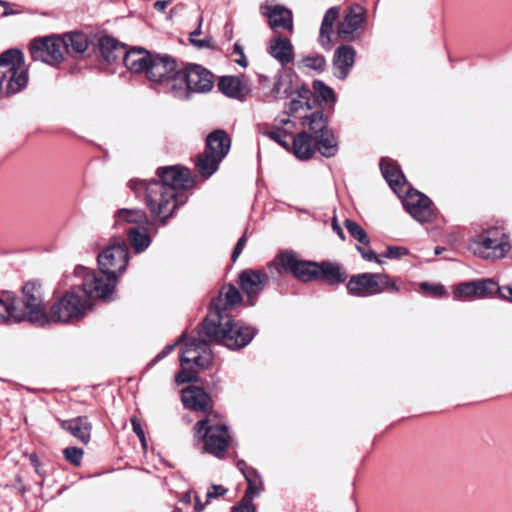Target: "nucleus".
Listing matches in <instances>:
<instances>
[{"instance_id": "nucleus-41", "label": "nucleus", "mask_w": 512, "mask_h": 512, "mask_svg": "<svg viewBox=\"0 0 512 512\" xmlns=\"http://www.w3.org/2000/svg\"><path fill=\"white\" fill-rule=\"evenodd\" d=\"M477 298H483L495 293L499 294L500 286L497 285L492 279L475 280Z\"/></svg>"}, {"instance_id": "nucleus-53", "label": "nucleus", "mask_w": 512, "mask_h": 512, "mask_svg": "<svg viewBox=\"0 0 512 512\" xmlns=\"http://www.w3.org/2000/svg\"><path fill=\"white\" fill-rule=\"evenodd\" d=\"M421 289L436 297H440L445 294V289L442 285H432L427 282H423L421 284Z\"/></svg>"}, {"instance_id": "nucleus-57", "label": "nucleus", "mask_w": 512, "mask_h": 512, "mask_svg": "<svg viewBox=\"0 0 512 512\" xmlns=\"http://www.w3.org/2000/svg\"><path fill=\"white\" fill-rule=\"evenodd\" d=\"M357 250L363 257V259H365L366 261H376L378 263H381V260H379L377 254L371 249L357 246Z\"/></svg>"}, {"instance_id": "nucleus-32", "label": "nucleus", "mask_w": 512, "mask_h": 512, "mask_svg": "<svg viewBox=\"0 0 512 512\" xmlns=\"http://www.w3.org/2000/svg\"><path fill=\"white\" fill-rule=\"evenodd\" d=\"M186 68L184 70L178 69V67L171 74L163 84L173 93L177 98H184L188 96L190 92L188 90V81H186Z\"/></svg>"}, {"instance_id": "nucleus-16", "label": "nucleus", "mask_w": 512, "mask_h": 512, "mask_svg": "<svg viewBox=\"0 0 512 512\" xmlns=\"http://www.w3.org/2000/svg\"><path fill=\"white\" fill-rule=\"evenodd\" d=\"M268 275L261 270L246 269L239 275V285L247 295L250 305L254 304V297L257 296L268 282Z\"/></svg>"}, {"instance_id": "nucleus-31", "label": "nucleus", "mask_w": 512, "mask_h": 512, "mask_svg": "<svg viewBox=\"0 0 512 512\" xmlns=\"http://www.w3.org/2000/svg\"><path fill=\"white\" fill-rule=\"evenodd\" d=\"M240 301L241 295L235 286L230 285L228 287H224L220 292L219 297L212 301L210 312H215V306L219 303L222 314H227V311Z\"/></svg>"}, {"instance_id": "nucleus-59", "label": "nucleus", "mask_w": 512, "mask_h": 512, "mask_svg": "<svg viewBox=\"0 0 512 512\" xmlns=\"http://www.w3.org/2000/svg\"><path fill=\"white\" fill-rule=\"evenodd\" d=\"M247 242V237L246 235H243L237 242L236 246L234 247V250L232 252V260L233 261H236L237 258L240 256V254L242 253V250L245 246Z\"/></svg>"}, {"instance_id": "nucleus-27", "label": "nucleus", "mask_w": 512, "mask_h": 512, "mask_svg": "<svg viewBox=\"0 0 512 512\" xmlns=\"http://www.w3.org/2000/svg\"><path fill=\"white\" fill-rule=\"evenodd\" d=\"M318 267V280H323L329 285H338L347 279L346 271L337 262L323 261Z\"/></svg>"}, {"instance_id": "nucleus-10", "label": "nucleus", "mask_w": 512, "mask_h": 512, "mask_svg": "<svg viewBox=\"0 0 512 512\" xmlns=\"http://www.w3.org/2000/svg\"><path fill=\"white\" fill-rule=\"evenodd\" d=\"M22 292L23 303L26 309L25 314L16 312L14 301L9 296H6L4 300H8L12 303L14 307V314L21 316V321L27 319L39 326L46 324L48 322V317L43 304L41 285L36 281H29L23 286ZM1 298L3 299V297Z\"/></svg>"}, {"instance_id": "nucleus-1", "label": "nucleus", "mask_w": 512, "mask_h": 512, "mask_svg": "<svg viewBox=\"0 0 512 512\" xmlns=\"http://www.w3.org/2000/svg\"><path fill=\"white\" fill-rule=\"evenodd\" d=\"M159 180L146 182L140 179L129 181V188L135 194L145 192L146 205L151 214L162 224L172 216L175 209L182 203L181 192L194 185L190 171L181 166L161 167L157 170Z\"/></svg>"}, {"instance_id": "nucleus-22", "label": "nucleus", "mask_w": 512, "mask_h": 512, "mask_svg": "<svg viewBox=\"0 0 512 512\" xmlns=\"http://www.w3.org/2000/svg\"><path fill=\"white\" fill-rule=\"evenodd\" d=\"M269 54L282 66H286L294 60V49L291 41L283 36H274L269 40Z\"/></svg>"}, {"instance_id": "nucleus-43", "label": "nucleus", "mask_w": 512, "mask_h": 512, "mask_svg": "<svg viewBox=\"0 0 512 512\" xmlns=\"http://www.w3.org/2000/svg\"><path fill=\"white\" fill-rule=\"evenodd\" d=\"M344 226L349 234L363 245H369V238L365 230L352 220H345Z\"/></svg>"}, {"instance_id": "nucleus-2", "label": "nucleus", "mask_w": 512, "mask_h": 512, "mask_svg": "<svg viewBox=\"0 0 512 512\" xmlns=\"http://www.w3.org/2000/svg\"><path fill=\"white\" fill-rule=\"evenodd\" d=\"M202 330L210 342L232 350L245 347L255 335L253 328L234 323L228 314H222L219 303L215 306V312H210L205 318Z\"/></svg>"}, {"instance_id": "nucleus-6", "label": "nucleus", "mask_w": 512, "mask_h": 512, "mask_svg": "<svg viewBox=\"0 0 512 512\" xmlns=\"http://www.w3.org/2000/svg\"><path fill=\"white\" fill-rule=\"evenodd\" d=\"M231 147V139L224 130H215L206 138L205 150L197 157L196 169L198 173L207 179L212 176L219 167L220 162L228 154Z\"/></svg>"}, {"instance_id": "nucleus-11", "label": "nucleus", "mask_w": 512, "mask_h": 512, "mask_svg": "<svg viewBox=\"0 0 512 512\" xmlns=\"http://www.w3.org/2000/svg\"><path fill=\"white\" fill-rule=\"evenodd\" d=\"M88 310V302L74 292H67L50 308L48 322H70L82 319Z\"/></svg>"}, {"instance_id": "nucleus-37", "label": "nucleus", "mask_w": 512, "mask_h": 512, "mask_svg": "<svg viewBox=\"0 0 512 512\" xmlns=\"http://www.w3.org/2000/svg\"><path fill=\"white\" fill-rule=\"evenodd\" d=\"M302 125L308 127L311 131V135L314 139L324 131L329 130L327 121L321 112H313L309 116H304Z\"/></svg>"}, {"instance_id": "nucleus-61", "label": "nucleus", "mask_w": 512, "mask_h": 512, "mask_svg": "<svg viewBox=\"0 0 512 512\" xmlns=\"http://www.w3.org/2000/svg\"><path fill=\"white\" fill-rule=\"evenodd\" d=\"M499 296L501 299L512 302V285L501 286Z\"/></svg>"}, {"instance_id": "nucleus-54", "label": "nucleus", "mask_w": 512, "mask_h": 512, "mask_svg": "<svg viewBox=\"0 0 512 512\" xmlns=\"http://www.w3.org/2000/svg\"><path fill=\"white\" fill-rule=\"evenodd\" d=\"M407 253H408V250L404 247L390 246L387 248L384 256L389 259H395V258H399L403 255H406Z\"/></svg>"}, {"instance_id": "nucleus-25", "label": "nucleus", "mask_w": 512, "mask_h": 512, "mask_svg": "<svg viewBox=\"0 0 512 512\" xmlns=\"http://www.w3.org/2000/svg\"><path fill=\"white\" fill-rule=\"evenodd\" d=\"M62 429L69 432L83 444H88L91 438L92 425L87 417L80 416L61 421Z\"/></svg>"}, {"instance_id": "nucleus-20", "label": "nucleus", "mask_w": 512, "mask_h": 512, "mask_svg": "<svg viewBox=\"0 0 512 512\" xmlns=\"http://www.w3.org/2000/svg\"><path fill=\"white\" fill-rule=\"evenodd\" d=\"M356 51L352 46L342 45L334 54L333 70L334 75L341 80L347 78L355 62Z\"/></svg>"}, {"instance_id": "nucleus-60", "label": "nucleus", "mask_w": 512, "mask_h": 512, "mask_svg": "<svg viewBox=\"0 0 512 512\" xmlns=\"http://www.w3.org/2000/svg\"><path fill=\"white\" fill-rule=\"evenodd\" d=\"M190 43L194 45L195 47L202 49V48H211L213 46V41L211 38H205L201 40H197L195 38H189Z\"/></svg>"}, {"instance_id": "nucleus-9", "label": "nucleus", "mask_w": 512, "mask_h": 512, "mask_svg": "<svg viewBox=\"0 0 512 512\" xmlns=\"http://www.w3.org/2000/svg\"><path fill=\"white\" fill-rule=\"evenodd\" d=\"M76 277L82 279V288L90 298L109 299L113 293L117 278L110 273L90 271L85 267H77L74 271Z\"/></svg>"}, {"instance_id": "nucleus-23", "label": "nucleus", "mask_w": 512, "mask_h": 512, "mask_svg": "<svg viewBox=\"0 0 512 512\" xmlns=\"http://www.w3.org/2000/svg\"><path fill=\"white\" fill-rule=\"evenodd\" d=\"M152 57L146 49L134 47L124 53L123 62L131 72L147 74Z\"/></svg>"}, {"instance_id": "nucleus-46", "label": "nucleus", "mask_w": 512, "mask_h": 512, "mask_svg": "<svg viewBox=\"0 0 512 512\" xmlns=\"http://www.w3.org/2000/svg\"><path fill=\"white\" fill-rule=\"evenodd\" d=\"M263 135L273 139L275 142L280 144L282 147L287 148L289 146V142L287 141V135L284 134V131L280 129V126L275 127L271 130H264Z\"/></svg>"}, {"instance_id": "nucleus-42", "label": "nucleus", "mask_w": 512, "mask_h": 512, "mask_svg": "<svg viewBox=\"0 0 512 512\" xmlns=\"http://www.w3.org/2000/svg\"><path fill=\"white\" fill-rule=\"evenodd\" d=\"M454 298L461 300L463 298H477V290L475 281L464 282L455 287L453 291Z\"/></svg>"}, {"instance_id": "nucleus-13", "label": "nucleus", "mask_w": 512, "mask_h": 512, "mask_svg": "<svg viewBox=\"0 0 512 512\" xmlns=\"http://www.w3.org/2000/svg\"><path fill=\"white\" fill-rule=\"evenodd\" d=\"M65 42L58 36L34 40L30 47L31 57L34 61H41L49 65L59 64L64 59Z\"/></svg>"}, {"instance_id": "nucleus-56", "label": "nucleus", "mask_w": 512, "mask_h": 512, "mask_svg": "<svg viewBox=\"0 0 512 512\" xmlns=\"http://www.w3.org/2000/svg\"><path fill=\"white\" fill-rule=\"evenodd\" d=\"M131 424H132L133 431L137 435L139 440L141 441L142 446L146 447L145 434H144V431L142 429L140 422L135 417H133L131 419Z\"/></svg>"}, {"instance_id": "nucleus-12", "label": "nucleus", "mask_w": 512, "mask_h": 512, "mask_svg": "<svg viewBox=\"0 0 512 512\" xmlns=\"http://www.w3.org/2000/svg\"><path fill=\"white\" fill-rule=\"evenodd\" d=\"M129 250L124 242H115L98 255L97 261L101 271L118 278L127 267Z\"/></svg>"}, {"instance_id": "nucleus-58", "label": "nucleus", "mask_w": 512, "mask_h": 512, "mask_svg": "<svg viewBox=\"0 0 512 512\" xmlns=\"http://www.w3.org/2000/svg\"><path fill=\"white\" fill-rule=\"evenodd\" d=\"M227 492V489L221 485H212L211 490L207 492L206 497L208 500L222 496Z\"/></svg>"}, {"instance_id": "nucleus-8", "label": "nucleus", "mask_w": 512, "mask_h": 512, "mask_svg": "<svg viewBox=\"0 0 512 512\" xmlns=\"http://www.w3.org/2000/svg\"><path fill=\"white\" fill-rule=\"evenodd\" d=\"M349 294L366 297L380 294L386 290L398 292L399 286L387 274L360 273L351 276L347 283Z\"/></svg>"}, {"instance_id": "nucleus-15", "label": "nucleus", "mask_w": 512, "mask_h": 512, "mask_svg": "<svg viewBox=\"0 0 512 512\" xmlns=\"http://www.w3.org/2000/svg\"><path fill=\"white\" fill-rule=\"evenodd\" d=\"M403 205L408 213L420 223L430 222L435 217L431 200L418 191L408 192L403 199Z\"/></svg>"}, {"instance_id": "nucleus-21", "label": "nucleus", "mask_w": 512, "mask_h": 512, "mask_svg": "<svg viewBox=\"0 0 512 512\" xmlns=\"http://www.w3.org/2000/svg\"><path fill=\"white\" fill-rule=\"evenodd\" d=\"M182 402L188 409L207 412L211 409V397L203 389L190 386L182 391Z\"/></svg>"}, {"instance_id": "nucleus-63", "label": "nucleus", "mask_w": 512, "mask_h": 512, "mask_svg": "<svg viewBox=\"0 0 512 512\" xmlns=\"http://www.w3.org/2000/svg\"><path fill=\"white\" fill-rule=\"evenodd\" d=\"M236 466L241 471L243 476L247 473L248 470H250L252 468V467H249L244 460L237 461Z\"/></svg>"}, {"instance_id": "nucleus-19", "label": "nucleus", "mask_w": 512, "mask_h": 512, "mask_svg": "<svg viewBox=\"0 0 512 512\" xmlns=\"http://www.w3.org/2000/svg\"><path fill=\"white\" fill-rule=\"evenodd\" d=\"M261 13L269 20V26L276 31L277 29H284L287 31L293 30V17L292 12L282 5L262 6Z\"/></svg>"}, {"instance_id": "nucleus-48", "label": "nucleus", "mask_w": 512, "mask_h": 512, "mask_svg": "<svg viewBox=\"0 0 512 512\" xmlns=\"http://www.w3.org/2000/svg\"><path fill=\"white\" fill-rule=\"evenodd\" d=\"M274 126H280V129L284 131V134L287 136H291L295 129V124L292 122L287 115L280 116L275 119Z\"/></svg>"}, {"instance_id": "nucleus-64", "label": "nucleus", "mask_w": 512, "mask_h": 512, "mask_svg": "<svg viewBox=\"0 0 512 512\" xmlns=\"http://www.w3.org/2000/svg\"><path fill=\"white\" fill-rule=\"evenodd\" d=\"M208 501L209 500L207 499L206 503L202 504L200 499L198 497H196L195 498V506H194L195 511L201 512L204 509L205 505L208 503Z\"/></svg>"}, {"instance_id": "nucleus-40", "label": "nucleus", "mask_w": 512, "mask_h": 512, "mask_svg": "<svg viewBox=\"0 0 512 512\" xmlns=\"http://www.w3.org/2000/svg\"><path fill=\"white\" fill-rule=\"evenodd\" d=\"M21 320V316L14 314L12 303L0 298V323H18Z\"/></svg>"}, {"instance_id": "nucleus-29", "label": "nucleus", "mask_w": 512, "mask_h": 512, "mask_svg": "<svg viewBox=\"0 0 512 512\" xmlns=\"http://www.w3.org/2000/svg\"><path fill=\"white\" fill-rule=\"evenodd\" d=\"M115 225L129 224L133 226L152 225L146 212L141 209H119L115 216Z\"/></svg>"}, {"instance_id": "nucleus-35", "label": "nucleus", "mask_w": 512, "mask_h": 512, "mask_svg": "<svg viewBox=\"0 0 512 512\" xmlns=\"http://www.w3.org/2000/svg\"><path fill=\"white\" fill-rule=\"evenodd\" d=\"M316 149L324 157H333L338 152V140L332 130L324 131L315 138Z\"/></svg>"}, {"instance_id": "nucleus-26", "label": "nucleus", "mask_w": 512, "mask_h": 512, "mask_svg": "<svg viewBox=\"0 0 512 512\" xmlns=\"http://www.w3.org/2000/svg\"><path fill=\"white\" fill-rule=\"evenodd\" d=\"M364 21V10L361 6L351 7L345 15L343 21L338 26V34L344 39H348L361 26Z\"/></svg>"}, {"instance_id": "nucleus-5", "label": "nucleus", "mask_w": 512, "mask_h": 512, "mask_svg": "<svg viewBox=\"0 0 512 512\" xmlns=\"http://www.w3.org/2000/svg\"><path fill=\"white\" fill-rule=\"evenodd\" d=\"M511 249L510 236L502 227H490L469 240L468 250L482 259L503 258Z\"/></svg>"}, {"instance_id": "nucleus-47", "label": "nucleus", "mask_w": 512, "mask_h": 512, "mask_svg": "<svg viewBox=\"0 0 512 512\" xmlns=\"http://www.w3.org/2000/svg\"><path fill=\"white\" fill-rule=\"evenodd\" d=\"M64 457L71 464L78 466L83 457V450L77 447H67L63 451Z\"/></svg>"}, {"instance_id": "nucleus-50", "label": "nucleus", "mask_w": 512, "mask_h": 512, "mask_svg": "<svg viewBox=\"0 0 512 512\" xmlns=\"http://www.w3.org/2000/svg\"><path fill=\"white\" fill-rule=\"evenodd\" d=\"M185 366H182L183 369L178 372L175 376V381L177 384H184V383H187V382H193V381H197V376H196V372L195 371H187L185 369Z\"/></svg>"}, {"instance_id": "nucleus-38", "label": "nucleus", "mask_w": 512, "mask_h": 512, "mask_svg": "<svg viewBox=\"0 0 512 512\" xmlns=\"http://www.w3.org/2000/svg\"><path fill=\"white\" fill-rule=\"evenodd\" d=\"M219 90L226 96L238 98L242 95L243 88L241 81L235 76H224L218 82Z\"/></svg>"}, {"instance_id": "nucleus-28", "label": "nucleus", "mask_w": 512, "mask_h": 512, "mask_svg": "<svg viewBox=\"0 0 512 512\" xmlns=\"http://www.w3.org/2000/svg\"><path fill=\"white\" fill-rule=\"evenodd\" d=\"M150 225L133 226L127 230L129 244L136 253L144 252L151 244Z\"/></svg>"}, {"instance_id": "nucleus-7", "label": "nucleus", "mask_w": 512, "mask_h": 512, "mask_svg": "<svg viewBox=\"0 0 512 512\" xmlns=\"http://www.w3.org/2000/svg\"><path fill=\"white\" fill-rule=\"evenodd\" d=\"M179 343H184L185 348L180 357L181 366L193 362L199 368H206L212 361V352L205 339L199 337H188L183 333L178 340L167 345L154 359L159 361L170 354Z\"/></svg>"}, {"instance_id": "nucleus-51", "label": "nucleus", "mask_w": 512, "mask_h": 512, "mask_svg": "<svg viewBox=\"0 0 512 512\" xmlns=\"http://www.w3.org/2000/svg\"><path fill=\"white\" fill-rule=\"evenodd\" d=\"M246 489L244 497H248L252 500L255 496L259 495L262 490V480H250Z\"/></svg>"}, {"instance_id": "nucleus-18", "label": "nucleus", "mask_w": 512, "mask_h": 512, "mask_svg": "<svg viewBox=\"0 0 512 512\" xmlns=\"http://www.w3.org/2000/svg\"><path fill=\"white\" fill-rule=\"evenodd\" d=\"M176 68L177 62L173 57L166 54L153 55L146 76L152 82L164 83Z\"/></svg>"}, {"instance_id": "nucleus-33", "label": "nucleus", "mask_w": 512, "mask_h": 512, "mask_svg": "<svg viewBox=\"0 0 512 512\" xmlns=\"http://www.w3.org/2000/svg\"><path fill=\"white\" fill-rule=\"evenodd\" d=\"M339 9L337 7H331L328 9L323 17L319 42L324 47L329 49L331 47V34L333 32V25L338 18Z\"/></svg>"}, {"instance_id": "nucleus-17", "label": "nucleus", "mask_w": 512, "mask_h": 512, "mask_svg": "<svg viewBox=\"0 0 512 512\" xmlns=\"http://www.w3.org/2000/svg\"><path fill=\"white\" fill-rule=\"evenodd\" d=\"M188 90L196 93L209 92L214 85V76L206 68L193 64L186 68Z\"/></svg>"}, {"instance_id": "nucleus-34", "label": "nucleus", "mask_w": 512, "mask_h": 512, "mask_svg": "<svg viewBox=\"0 0 512 512\" xmlns=\"http://www.w3.org/2000/svg\"><path fill=\"white\" fill-rule=\"evenodd\" d=\"M99 48L101 56L106 62L111 63L118 59L120 56H124V47L112 37L105 36L99 41Z\"/></svg>"}, {"instance_id": "nucleus-39", "label": "nucleus", "mask_w": 512, "mask_h": 512, "mask_svg": "<svg viewBox=\"0 0 512 512\" xmlns=\"http://www.w3.org/2000/svg\"><path fill=\"white\" fill-rule=\"evenodd\" d=\"M271 95L277 99L286 97L292 88L291 78L288 74L279 72L275 75Z\"/></svg>"}, {"instance_id": "nucleus-62", "label": "nucleus", "mask_w": 512, "mask_h": 512, "mask_svg": "<svg viewBox=\"0 0 512 512\" xmlns=\"http://www.w3.org/2000/svg\"><path fill=\"white\" fill-rule=\"evenodd\" d=\"M244 478L247 482H249L250 480H262L261 476L254 468L248 470L247 473L244 475Z\"/></svg>"}, {"instance_id": "nucleus-44", "label": "nucleus", "mask_w": 512, "mask_h": 512, "mask_svg": "<svg viewBox=\"0 0 512 512\" xmlns=\"http://www.w3.org/2000/svg\"><path fill=\"white\" fill-rule=\"evenodd\" d=\"M313 89L315 95L322 101L335 103L336 98L334 91L330 87L325 85L324 82L320 80L314 81Z\"/></svg>"}, {"instance_id": "nucleus-14", "label": "nucleus", "mask_w": 512, "mask_h": 512, "mask_svg": "<svg viewBox=\"0 0 512 512\" xmlns=\"http://www.w3.org/2000/svg\"><path fill=\"white\" fill-rule=\"evenodd\" d=\"M279 265L290 271L297 279L303 282L318 280V263L300 260L292 252H283L279 256Z\"/></svg>"}, {"instance_id": "nucleus-52", "label": "nucleus", "mask_w": 512, "mask_h": 512, "mask_svg": "<svg viewBox=\"0 0 512 512\" xmlns=\"http://www.w3.org/2000/svg\"><path fill=\"white\" fill-rule=\"evenodd\" d=\"M232 512H256V508L252 500H249L248 497H243L240 503L232 508Z\"/></svg>"}, {"instance_id": "nucleus-4", "label": "nucleus", "mask_w": 512, "mask_h": 512, "mask_svg": "<svg viewBox=\"0 0 512 512\" xmlns=\"http://www.w3.org/2000/svg\"><path fill=\"white\" fill-rule=\"evenodd\" d=\"M194 436L204 442V452L219 459L223 458L230 441L228 427L217 421V414L208 413L203 419L196 422Z\"/></svg>"}, {"instance_id": "nucleus-3", "label": "nucleus", "mask_w": 512, "mask_h": 512, "mask_svg": "<svg viewBox=\"0 0 512 512\" xmlns=\"http://www.w3.org/2000/svg\"><path fill=\"white\" fill-rule=\"evenodd\" d=\"M29 80L23 53L9 49L0 54V93L16 94L23 90Z\"/></svg>"}, {"instance_id": "nucleus-55", "label": "nucleus", "mask_w": 512, "mask_h": 512, "mask_svg": "<svg viewBox=\"0 0 512 512\" xmlns=\"http://www.w3.org/2000/svg\"><path fill=\"white\" fill-rule=\"evenodd\" d=\"M233 54L238 56V58L235 59V62L238 65H240L242 67H247L248 62H247V59L245 57V54H244V51H243V47L239 43H235L234 44V46H233Z\"/></svg>"}, {"instance_id": "nucleus-45", "label": "nucleus", "mask_w": 512, "mask_h": 512, "mask_svg": "<svg viewBox=\"0 0 512 512\" xmlns=\"http://www.w3.org/2000/svg\"><path fill=\"white\" fill-rule=\"evenodd\" d=\"M301 65L304 68L312 69L317 72H322L326 67V60L321 55L307 56L302 59Z\"/></svg>"}, {"instance_id": "nucleus-30", "label": "nucleus", "mask_w": 512, "mask_h": 512, "mask_svg": "<svg viewBox=\"0 0 512 512\" xmlns=\"http://www.w3.org/2000/svg\"><path fill=\"white\" fill-rule=\"evenodd\" d=\"M293 147L295 156L302 160L311 158L317 150L315 139L306 132H301L294 138Z\"/></svg>"}, {"instance_id": "nucleus-24", "label": "nucleus", "mask_w": 512, "mask_h": 512, "mask_svg": "<svg viewBox=\"0 0 512 512\" xmlns=\"http://www.w3.org/2000/svg\"><path fill=\"white\" fill-rule=\"evenodd\" d=\"M380 169L389 186L396 194L401 196L406 181L400 168L391 159L383 158L380 162Z\"/></svg>"}, {"instance_id": "nucleus-36", "label": "nucleus", "mask_w": 512, "mask_h": 512, "mask_svg": "<svg viewBox=\"0 0 512 512\" xmlns=\"http://www.w3.org/2000/svg\"><path fill=\"white\" fill-rule=\"evenodd\" d=\"M61 39L65 42V53L82 54L88 48V39L85 34L71 32L65 34Z\"/></svg>"}, {"instance_id": "nucleus-49", "label": "nucleus", "mask_w": 512, "mask_h": 512, "mask_svg": "<svg viewBox=\"0 0 512 512\" xmlns=\"http://www.w3.org/2000/svg\"><path fill=\"white\" fill-rule=\"evenodd\" d=\"M310 110L311 106L306 96L299 95L298 99H292L289 104L290 113L294 114L300 110Z\"/></svg>"}]
</instances>
